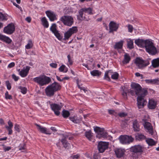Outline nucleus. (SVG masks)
Here are the masks:
<instances>
[{"label": "nucleus", "mask_w": 159, "mask_h": 159, "mask_svg": "<svg viewBox=\"0 0 159 159\" xmlns=\"http://www.w3.org/2000/svg\"><path fill=\"white\" fill-rule=\"evenodd\" d=\"M65 66L64 65H62L59 68V70L61 72H62L65 70V72H66L67 71V69H65Z\"/></svg>", "instance_id": "nucleus-45"}, {"label": "nucleus", "mask_w": 159, "mask_h": 159, "mask_svg": "<svg viewBox=\"0 0 159 159\" xmlns=\"http://www.w3.org/2000/svg\"><path fill=\"white\" fill-rule=\"evenodd\" d=\"M78 31L76 27H73L70 28L64 34V38L65 39H68L72 35L77 32Z\"/></svg>", "instance_id": "nucleus-11"}, {"label": "nucleus", "mask_w": 159, "mask_h": 159, "mask_svg": "<svg viewBox=\"0 0 159 159\" xmlns=\"http://www.w3.org/2000/svg\"><path fill=\"white\" fill-rule=\"evenodd\" d=\"M119 139L123 144L129 143L132 142L134 140L131 136L126 135H121L119 138Z\"/></svg>", "instance_id": "nucleus-8"}, {"label": "nucleus", "mask_w": 159, "mask_h": 159, "mask_svg": "<svg viewBox=\"0 0 159 159\" xmlns=\"http://www.w3.org/2000/svg\"><path fill=\"white\" fill-rule=\"evenodd\" d=\"M46 13L51 21H53L56 19L55 14L54 12L50 11H47Z\"/></svg>", "instance_id": "nucleus-18"}, {"label": "nucleus", "mask_w": 159, "mask_h": 159, "mask_svg": "<svg viewBox=\"0 0 159 159\" xmlns=\"http://www.w3.org/2000/svg\"><path fill=\"white\" fill-rule=\"evenodd\" d=\"M61 141L62 143L63 146L65 148H67L70 145L69 143H68L65 139H62Z\"/></svg>", "instance_id": "nucleus-40"}, {"label": "nucleus", "mask_w": 159, "mask_h": 159, "mask_svg": "<svg viewBox=\"0 0 159 159\" xmlns=\"http://www.w3.org/2000/svg\"><path fill=\"white\" fill-rule=\"evenodd\" d=\"M135 43L140 47H145L146 51L149 54L154 55L157 53L156 48L154 46L153 43L149 40L138 39L135 40Z\"/></svg>", "instance_id": "nucleus-2"}, {"label": "nucleus", "mask_w": 159, "mask_h": 159, "mask_svg": "<svg viewBox=\"0 0 159 159\" xmlns=\"http://www.w3.org/2000/svg\"><path fill=\"white\" fill-rule=\"evenodd\" d=\"M85 9L82 8L80 9L79 11V15L77 16V19L79 20H86L89 21L90 19L89 18H87L85 16H83L84 12H85Z\"/></svg>", "instance_id": "nucleus-14"}, {"label": "nucleus", "mask_w": 159, "mask_h": 159, "mask_svg": "<svg viewBox=\"0 0 159 159\" xmlns=\"http://www.w3.org/2000/svg\"><path fill=\"white\" fill-rule=\"evenodd\" d=\"M152 65L154 68H157L159 66V58L153 60L152 61Z\"/></svg>", "instance_id": "nucleus-26"}, {"label": "nucleus", "mask_w": 159, "mask_h": 159, "mask_svg": "<svg viewBox=\"0 0 159 159\" xmlns=\"http://www.w3.org/2000/svg\"><path fill=\"white\" fill-rule=\"evenodd\" d=\"M119 115L120 117H124L127 116V114L125 112L120 113L119 114Z\"/></svg>", "instance_id": "nucleus-52"}, {"label": "nucleus", "mask_w": 159, "mask_h": 159, "mask_svg": "<svg viewBox=\"0 0 159 159\" xmlns=\"http://www.w3.org/2000/svg\"><path fill=\"white\" fill-rule=\"evenodd\" d=\"M15 30V27L14 24L11 23V34L13 33Z\"/></svg>", "instance_id": "nucleus-43"}, {"label": "nucleus", "mask_w": 159, "mask_h": 159, "mask_svg": "<svg viewBox=\"0 0 159 159\" xmlns=\"http://www.w3.org/2000/svg\"><path fill=\"white\" fill-rule=\"evenodd\" d=\"M93 158L94 159H99L100 158V157L97 154H94L93 155Z\"/></svg>", "instance_id": "nucleus-63"}, {"label": "nucleus", "mask_w": 159, "mask_h": 159, "mask_svg": "<svg viewBox=\"0 0 159 159\" xmlns=\"http://www.w3.org/2000/svg\"><path fill=\"white\" fill-rule=\"evenodd\" d=\"M128 31L130 33H131L133 31V26L130 25H129L128 26Z\"/></svg>", "instance_id": "nucleus-50"}, {"label": "nucleus", "mask_w": 159, "mask_h": 159, "mask_svg": "<svg viewBox=\"0 0 159 159\" xmlns=\"http://www.w3.org/2000/svg\"><path fill=\"white\" fill-rule=\"evenodd\" d=\"M50 65L52 68H56L57 66V64L55 63H52Z\"/></svg>", "instance_id": "nucleus-60"}, {"label": "nucleus", "mask_w": 159, "mask_h": 159, "mask_svg": "<svg viewBox=\"0 0 159 159\" xmlns=\"http://www.w3.org/2000/svg\"><path fill=\"white\" fill-rule=\"evenodd\" d=\"M131 88L129 90L127 88H125L123 90L122 95L125 98H127V93H129L134 96H138L137 98V105L138 108H142L147 103L145 97L147 95V89H142V87L139 84L132 83L131 85Z\"/></svg>", "instance_id": "nucleus-1"}, {"label": "nucleus", "mask_w": 159, "mask_h": 159, "mask_svg": "<svg viewBox=\"0 0 159 159\" xmlns=\"http://www.w3.org/2000/svg\"><path fill=\"white\" fill-rule=\"evenodd\" d=\"M8 126H6V127L8 131V134H10V120H9L8 122Z\"/></svg>", "instance_id": "nucleus-53"}, {"label": "nucleus", "mask_w": 159, "mask_h": 159, "mask_svg": "<svg viewBox=\"0 0 159 159\" xmlns=\"http://www.w3.org/2000/svg\"><path fill=\"white\" fill-rule=\"evenodd\" d=\"M115 153L117 157L120 158L124 154V152L121 149H118L115 150Z\"/></svg>", "instance_id": "nucleus-25"}, {"label": "nucleus", "mask_w": 159, "mask_h": 159, "mask_svg": "<svg viewBox=\"0 0 159 159\" xmlns=\"http://www.w3.org/2000/svg\"><path fill=\"white\" fill-rule=\"evenodd\" d=\"M144 126L150 134H152L153 132L152 128L150 123L148 122H145Z\"/></svg>", "instance_id": "nucleus-20"}, {"label": "nucleus", "mask_w": 159, "mask_h": 159, "mask_svg": "<svg viewBox=\"0 0 159 159\" xmlns=\"http://www.w3.org/2000/svg\"><path fill=\"white\" fill-rule=\"evenodd\" d=\"M135 75L137 77H140L141 79H143V75L140 74L139 72H137V73H135Z\"/></svg>", "instance_id": "nucleus-56"}, {"label": "nucleus", "mask_w": 159, "mask_h": 159, "mask_svg": "<svg viewBox=\"0 0 159 159\" xmlns=\"http://www.w3.org/2000/svg\"><path fill=\"white\" fill-rule=\"evenodd\" d=\"M84 8L86 9V10L85 11V13H87L90 15L93 14V13H92V9L91 8Z\"/></svg>", "instance_id": "nucleus-42"}, {"label": "nucleus", "mask_w": 159, "mask_h": 159, "mask_svg": "<svg viewBox=\"0 0 159 159\" xmlns=\"http://www.w3.org/2000/svg\"><path fill=\"white\" fill-rule=\"evenodd\" d=\"M56 27V24H53L50 27V30L59 40H61L62 39V37L61 36L57 30Z\"/></svg>", "instance_id": "nucleus-12"}, {"label": "nucleus", "mask_w": 159, "mask_h": 159, "mask_svg": "<svg viewBox=\"0 0 159 159\" xmlns=\"http://www.w3.org/2000/svg\"><path fill=\"white\" fill-rule=\"evenodd\" d=\"M35 125L37 127L38 129L41 133L47 134H51V133L48 131L46 128L43 127L37 124Z\"/></svg>", "instance_id": "nucleus-17"}, {"label": "nucleus", "mask_w": 159, "mask_h": 159, "mask_svg": "<svg viewBox=\"0 0 159 159\" xmlns=\"http://www.w3.org/2000/svg\"><path fill=\"white\" fill-rule=\"evenodd\" d=\"M70 120L75 123H79L81 122L82 120V117L78 118L76 116H71L69 117Z\"/></svg>", "instance_id": "nucleus-21"}, {"label": "nucleus", "mask_w": 159, "mask_h": 159, "mask_svg": "<svg viewBox=\"0 0 159 159\" xmlns=\"http://www.w3.org/2000/svg\"><path fill=\"white\" fill-rule=\"evenodd\" d=\"M80 155L77 154L76 155H73L71 156V158L72 159H77L80 157Z\"/></svg>", "instance_id": "nucleus-47"}, {"label": "nucleus", "mask_w": 159, "mask_h": 159, "mask_svg": "<svg viewBox=\"0 0 159 159\" xmlns=\"http://www.w3.org/2000/svg\"><path fill=\"white\" fill-rule=\"evenodd\" d=\"M13 5L15 6L16 7L19 9L21 11H22L23 10L21 7H20L19 5L16 4L15 2H13Z\"/></svg>", "instance_id": "nucleus-57"}, {"label": "nucleus", "mask_w": 159, "mask_h": 159, "mask_svg": "<svg viewBox=\"0 0 159 159\" xmlns=\"http://www.w3.org/2000/svg\"><path fill=\"white\" fill-rule=\"evenodd\" d=\"M133 125L134 131H139L140 129V126L137 120H135L133 121Z\"/></svg>", "instance_id": "nucleus-22"}, {"label": "nucleus", "mask_w": 159, "mask_h": 159, "mask_svg": "<svg viewBox=\"0 0 159 159\" xmlns=\"http://www.w3.org/2000/svg\"><path fill=\"white\" fill-rule=\"evenodd\" d=\"M109 143L108 142L100 141L98 145V148L100 153L103 152L108 148Z\"/></svg>", "instance_id": "nucleus-9"}, {"label": "nucleus", "mask_w": 159, "mask_h": 159, "mask_svg": "<svg viewBox=\"0 0 159 159\" xmlns=\"http://www.w3.org/2000/svg\"><path fill=\"white\" fill-rule=\"evenodd\" d=\"M123 42V41L120 40L119 42L116 43L114 46V48L117 49H121L122 48Z\"/></svg>", "instance_id": "nucleus-24"}, {"label": "nucleus", "mask_w": 159, "mask_h": 159, "mask_svg": "<svg viewBox=\"0 0 159 159\" xmlns=\"http://www.w3.org/2000/svg\"><path fill=\"white\" fill-rule=\"evenodd\" d=\"M68 62L70 65H72L73 64V61L71 59L70 55H68L67 56Z\"/></svg>", "instance_id": "nucleus-49"}, {"label": "nucleus", "mask_w": 159, "mask_h": 159, "mask_svg": "<svg viewBox=\"0 0 159 159\" xmlns=\"http://www.w3.org/2000/svg\"><path fill=\"white\" fill-rule=\"evenodd\" d=\"M41 21L43 25L45 27L48 28V23L45 17L42 18Z\"/></svg>", "instance_id": "nucleus-33"}, {"label": "nucleus", "mask_w": 159, "mask_h": 159, "mask_svg": "<svg viewBox=\"0 0 159 159\" xmlns=\"http://www.w3.org/2000/svg\"><path fill=\"white\" fill-rule=\"evenodd\" d=\"M111 76V78L113 80H117L119 77V74L116 72H115L113 73L111 70V73L110 74Z\"/></svg>", "instance_id": "nucleus-34"}, {"label": "nucleus", "mask_w": 159, "mask_h": 159, "mask_svg": "<svg viewBox=\"0 0 159 159\" xmlns=\"http://www.w3.org/2000/svg\"><path fill=\"white\" fill-rule=\"evenodd\" d=\"M130 60V57L129 56L127 53H125L124 56V59L123 61V63L126 64L129 63Z\"/></svg>", "instance_id": "nucleus-28"}, {"label": "nucleus", "mask_w": 159, "mask_h": 159, "mask_svg": "<svg viewBox=\"0 0 159 159\" xmlns=\"http://www.w3.org/2000/svg\"><path fill=\"white\" fill-rule=\"evenodd\" d=\"M6 85L7 86V89L10 90V83L9 81H7L6 82Z\"/></svg>", "instance_id": "nucleus-61"}, {"label": "nucleus", "mask_w": 159, "mask_h": 159, "mask_svg": "<svg viewBox=\"0 0 159 159\" xmlns=\"http://www.w3.org/2000/svg\"><path fill=\"white\" fill-rule=\"evenodd\" d=\"M146 141L148 145L151 146L154 145L156 143L153 139L151 138L146 139Z\"/></svg>", "instance_id": "nucleus-29"}, {"label": "nucleus", "mask_w": 159, "mask_h": 159, "mask_svg": "<svg viewBox=\"0 0 159 159\" xmlns=\"http://www.w3.org/2000/svg\"><path fill=\"white\" fill-rule=\"evenodd\" d=\"M78 88L80 89V90H83L85 93H86V92H87V90L84 87H81L80 86V85H79L78 84Z\"/></svg>", "instance_id": "nucleus-62"}, {"label": "nucleus", "mask_w": 159, "mask_h": 159, "mask_svg": "<svg viewBox=\"0 0 159 159\" xmlns=\"http://www.w3.org/2000/svg\"><path fill=\"white\" fill-rule=\"evenodd\" d=\"M3 32L5 33L10 34V24L4 28Z\"/></svg>", "instance_id": "nucleus-36"}, {"label": "nucleus", "mask_w": 159, "mask_h": 159, "mask_svg": "<svg viewBox=\"0 0 159 159\" xmlns=\"http://www.w3.org/2000/svg\"><path fill=\"white\" fill-rule=\"evenodd\" d=\"M91 75L93 76H99L101 72L98 70H94L90 72Z\"/></svg>", "instance_id": "nucleus-32"}, {"label": "nucleus", "mask_w": 159, "mask_h": 159, "mask_svg": "<svg viewBox=\"0 0 159 159\" xmlns=\"http://www.w3.org/2000/svg\"><path fill=\"white\" fill-rule=\"evenodd\" d=\"M3 149L4 150V152L8 151L10 150V147H4Z\"/></svg>", "instance_id": "nucleus-64"}, {"label": "nucleus", "mask_w": 159, "mask_h": 159, "mask_svg": "<svg viewBox=\"0 0 159 159\" xmlns=\"http://www.w3.org/2000/svg\"><path fill=\"white\" fill-rule=\"evenodd\" d=\"M7 18L6 16L3 14L2 13L0 12V20L3 21L4 20H7Z\"/></svg>", "instance_id": "nucleus-41"}, {"label": "nucleus", "mask_w": 159, "mask_h": 159, "mask_svg": "<svg viewBox=\"0 0 159 159\" xmlns=\"http://www.w3.org/2000/svg\"><path fill=\"white\" fill-rule=\"evenodd\" d=\"M20 89L21 90V92L23 94H25L26 93V89L25 87H19Z\"/></svg>", "instance_id": "nucleus-46"}, {"label": "nucleus", "mask_w": 159, "mask_h": 159, "mask_svg": "<svg viewBox=\"0 0 159 159\" xmlns=\"http://www.w3.org/2000/svg\"><path fill=\"white\" fill-rule=\"evenodd\" d=\"M33 81L40 86H43L49 84L51 82V78L44 75H40L33 79Z\"/></svg>", "instance_id": "nucleus-4"}, {"label": "nucleus", "mask_w": 159, "mask_h": 159, "mask_svg": "<svg viewBox=\"0 0 159 159\" xmlns=\"http://www.w3.org/2000/svg\"><path fill=\"white\" fill-rule=\"evenodd\" d=\"M94 130L97 134L96 137L99 139L102 137H107L108 136L107 133L104 130L103 128H102L98 127H96L94 128Z\"/></svg>", "instance_id": "nucleus-5"}, {"label": "nucleus", "mask_w": 159, "mask_h": 159, "mask_svg": "<svg viewBox=\"0 0 159 159\" xmlns=\"http://www.w3.org/2000/svg\"><path fill=\"white\" fill-rule=\"evenodd\" d=\"M5 97L6 99H10V95H9L7 91L5 93Z\"/></svg>", "instance_id": "nucleus-58"}, {"label": "nucleus", "mask_w": 159, "mask_h": 159, "mask_svg": "<svg viewBox=\"0 0 159 159\" xmlns=\"http://www.w3.org/2000/svg\"><path fill=\"white\" fill-rule=\"evenodd\" d=\"M119 24L116 22L111 21L109 24V33H111L114 31H116L119 28Z\"/></svg>", "instance_id": "nucleus-13"}, {"label": "nucleus", "mask_w": 159, "mask_h": 159, "mask_svg": "<svg viewBox=\"0 0 159 159\" xmlns=\"http://www.w3.org/2000/svg\"><path fill=\"white\" fill-rule=\"evenodd\" d=\"M0 40L4 41L7 43H10V39L0 33Z\"/></svg>", "instance_id": "nucleus-23"}, {"label": "nucleus", "mask_w": 159, "mask_h": 159, "mask_svg": "<svg viewBox=\"0 0 159 159\" xmlns=\"http://www.w3.org/2000/svg\"><path fill=\"white\" fill-rule=\"evenodd\" d=\"M12 78L14 79L15 81H17L19 79V77L16 76L15 75L13 74L12 75Z\"/></svg>", "instance_id": "nucleus-59"}, {"label": "nucleus", "mask_w": 159, "mask_h": 159, "mask_svg": "<svg viewBox=\"0 0 159 159\" xmlns=\"http://www.w3.org/2000/svg\"><path fill=\"white\" fill-rule=\"evenodd\" d=\"M60 20L66 25L71 26L74 23L73 17L70 16H64L60 18Z\"/></svg>", "instance_id": "nucleus-6"}, {"label": "nucleus", "mask_w": 159, "mask_h": 159, "mask_svg": "<svg viewBox=\"0 0 159 159\" xmlns=\"http://www.w3.org/2000/svg\"><path fill=\"white\" fill-rule=\"evenodd\" d=\"M108 113L109 114L111 115H115L116 114V113L115 111L112 110H108Z\"/></svg>", "instance_id": "nucleus-55"}, {"label": "nucleus", "mask_w": 159, "mask_h": 159, "mask_svg": "<svg viewBox=\"0 0 159 159\" xmlns=\"http://www.w3.org/2000/svg\"><path fill=\"white\" fill-rule=\"evenodd\" d=\"M143 148L140 145H135L131 147L130 148V151L134 153H141L143 152Z\"/></svg>", "instance_id": "nucleus-15"}, {"label": "nucleus", "mask_w": 159, "mask_h": 159, "mask_svg": "<svg viewBox=\"0 0 159 159\" xmlns=\"http://www.w3.org/2000/svg\"><path fill=\"white\" fill-rule=\"evenodd\" d=\"M70 113L68 111L63 110L62 112V115L65 118L68 117L70 115Z\"/></svg>", "instance_id": "nucleus-38"}, {"label": "nucleus", "mask_w": 159, "mask_h": 159, "mask_svg": "<svg viewBox=\"0 0 159 159\" xmlns=\"http://www.w3.org/2000/svg\"><path fill=\"white\" fill-rule=\"evenodd\" d=\"M127 45L128 47L130 49H132L134 48L133 41L130 39L127 41Z\"/></svg>", "instance_id": "nucleus-37"}, {"label": "nucleus", "mask_w": 159, "mask_h": 159, "mask_svg": "<svg viewBox=\"0 0 159 159\" xmlns=\"http://www.w3.org/2000/svg\"><path fill=\"white\" fill-rule=\"evenodd\" d=\"M63 106L62 105L61 103L60 105L55 103L50 104V107L52 110L53 111L55 114L57 116H58L60 114L59 111L60 110Z\"/></svg>", "instance_id": "nucleus-10"}, {"label": "nucleus", "mask_w": 159, "mask_h": 159, "mask_svg": "<svg viewBox=\"0 0 159 159\" xmlns=\"http://www.w3.org/2000/svg\"><path fill=\"white\" fill-rule=\"evenodd\" d=\"M145 81L146 83L153 84V80L152 79L146 80Z\"/></svg>", "instance_id": "nucleus-54"}, {"label": "nucleus", "mask_w": 159, "mask_h": 159, "mask_svg": "<svg viewBox=\"0 0 159 159\" xmlns=\"http://www.w3.org/2000/svg\"><path fill=\"white\" fill-rule=\"evenodd\" d=\"M61 88V86L58 83L54 82L46 88L45 89L46 93L48 96H52L54 95L56 92L60 89Z\"/></svg>", "instance_id": "nucleus-3"}, {"label": "nucleus", "mask_w": 159, "mask_h": 159, "mask_svg": "<svg viewBox=\"0 0 159 159\" xmlns=\"http://www.w3.org/2000/svg\"><path fill=\"white\" fill-rule=\"evenodd\" d=\"M30 67L29 66H26L25 68H24L20 72V75L22 77H24L27 75Z\"/></svg>", "instance_id": "nucleus-16"}, {"label": "nucleus", "mask_w": 159, "mask_h": 159, "mask_svg": "<svg viewBox=\"0 0 159 159\" xmlns=\"http://www.w3.org/2000/svg\"><path fill=\"white\" fill-rule=\"evenodd\" d=\"M135 63L139 69H143L149 64L148 61L143 60L139 57H137L136 59Z\"/></svg>", "instance_id": "nucleus-7"}, {"label": "nucleus", "mask_w": 159, "mask_h": 159, "mask_svg": "<svg viewBox=\"0 0 159 159\" xmlns=\"http://www.w3.org/2000/svg\"><path fill=\"white\" fill-rule=\"evenodd\" d=\"M153 84L159 85V78L153 79Z\"/></svg>", "instance_id": "nucleus-48"}, {"label": "nucleus", "mask_w": 159, "mask_h": 159, "mask_svg": "<svg viewBox=\"0 0 159 159\" xmlns=\"http://www.w3.org/2000/svg\"><path fill=\"white\" fill-rule=\"evenodd\" d=\"M33 43L31 40H29L28 43L25 46V48L29 49L33 47Z\"/></svg>", "instance_id": "nucleus-39"}, {"label": "nucleus", "mask_w": 159, "mask_h": 159, "mask_svg": "<svg viewBox=\"0 0 159 159\" xmlns=\"http://www.w3.org/2000/svg\"><path fill=\"white\" fill-rule=\"evenodd\" d=\"M127 123L125 121H122L121 124V126L123 128H125L127 126Z\"/></svg>", "instance_id": "nucleus-44"}, {"label": "nucleus", "mask_w": 159, "mask_h": 159, "mask_svg": "<svg viewBox=\"0 0 159 159\" xmlns=\"http://www.w3.org/2000/svg\"><path fill=\"white\" fill-rule=\"evenodd\" d=\"M111 70L106 71L105 74L104 79L109 81H111V79L109 76L111 74Z\"/></svg>", "instance_id": "nucleus-31"}, {"label": "nucleus", "mask_w": 159, "mask_h": 159, "mask_svg": "<svg viewBox=\"0 0 159 159\" xmlns=\"http://www.w3.org/2000/svg\"><path fill=\"white\" fill-rule=\"evenodd\" d=\"M85 135L87 138L89 140L91 141L93 137V133L91 130L86 131L85 133Z\"/></svg>", "instance_id": "nucleus-27"}, {"label": "nucleus", "mask_w": 159, "mask_h": 159, "mask_svg": "<svg viewBox=\"0 0 159 159\" xmlns=\"http://www.w3.org/2000/svg\"><path fill=\"white\" fill-rule=\"evenodd\" d=\"M157 105V102L154 99H152L149 100L148 107L150 109H154Z\"/></svg>", "instance_id": "nucleus-19"}, {"label": "nucleus", "mask_w": 159, "mask_h": 159, "mask_svg": "<svg viewBox=\"0 0 159 159\" xmlns=\"http://www.w3.org/2000/svg\"><path fill=\"white\" fill-rule=\"evenodd\" d=\"M16 131L18 132H20L19 126L17 124H16L14 127Z\"/></svg>", "instance_id": "nucleus-51"}, {"label": "nucleus", "mask_w": 159, "mask_h": 159, "mask_svg": "<svg viewBox=\"0 0 159 159\" xmlns=\"http://www.w3.org/2000/svg\"><path fill=\"white\" fill-rule=\"evenodd\" d=\"M135 138L137 140H142L145 139V137L142 134H137L136 135Z\"/></svg>", "instance_id": "nucleus-35"}, {"label": "nucleus", "mask_w": 159, "mask_h": 159, "mask_svg": "<svg viewBox=\"0 0 159 159\" xmlns=\"http://www.w3.org/2000/svg\"><path fill=\"white\" fill-rule=\"evenodd\" d=\"M18 148L21 152H25L26 151V145L25 143L20 144Z\"/></svg>", "instance_id": "nucleus-30"}]
</instances>
